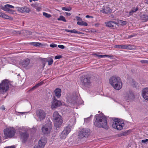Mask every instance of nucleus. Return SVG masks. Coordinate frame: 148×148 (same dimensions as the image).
<instances>
[{"label":"nucleus","instance_id":"nucleus-38","mask_svg":"<svg viewBox=\"0 0 148 148\" xmlns=\"http://www.w3.org/2000/svg\"><path fill=\"white\" fill-rule=\"evenodd\" d=\"M140 62L142 64L147 63L148 64V61L146 60H140Z\"/></svg>","mask_w":148,"mask_h":148},{"label":"nucleus","instance_id":"nucleus-16","mask_svg":"<svg viewBox=\"0 0 148 148\" xmlns=\"http://www.w3.org/2000/svg\"><path fill=\"white\" fill-rule=\"evenodd\" d=\"M142 94L143 97L145 100L148 101V88H146L143 89Z\"/></svg>","mask_w":148,"mask_h":148},{"label":"nucleus","instance_id":"nucleus-18","mask_svg":"<svg viewBox=\"0 0 148 148\" xmlns=\"http://www.w3.org/2000/svg\"><path fill=\"white\" fill-rule=\"evenodd\" d=\"M53 120L54 125L57 128L59 127L63 123L62 117L61 118L60 120L58 119H56V120Z\"/></svg>","mask_w":148,"mask_h":148},{"label":"nucleus","instance_id":"nucleus-50","mask_svg":"<svg viewBox=\"0 0 148 148\" xmlns=\"http://www.w3.org/2000/svg\"><path fill=\"white\" fill-rule=\"evenodd\" d=\"M66 15L67 16H69L71 15V14L69 13L66 12L65 13Z\"/></svg>","mask_w":148,"mask_h":148},{"label":"nucleus","instance_id":"nucleus-40","mask_svg":"<svg viewBox=\"0 0 148 148\" xmlns=\"http://www.w3.org/2000/svg\"><path fill=\"white\" fill-rule=\"evenodd\" d=\"M62 56L61 55L56 56L55 57V59H58L61 58Z\"/></svg>","mask_w":148,"mask_h":148},{"label":"nucleus","instance_id":"nucleus-5","mask_svg":"<svg viewBox=\"0 0 148 148\" xmlns=\"http://www.w3.org/2000/svg\"><path fill=\"white\" fill-rule=\"evenodd\" d=\"M15 130L13 127H9L4 130V134L6 138H11L14 135Z\"/></svg>","mask_w":148,"mask_h":148},{"label":"nucleus","instance_id":"nucleus-33","mask_svg":"<svg viewBox=\"0 0 148 148\" xmlns=\"http://www.w3.org/2000/svg\"><path fill=\"white\" fill-rule=\"evenodd\" d=\"M31 45L34 46L36 47L39 46L41 44V43L38 42H32L30 43Z\"/></svg>","mask_w":148,"mask_h":148},{"label":"nucleus","instance_id":"nucleus-11","mask_svg":"<svg viewBox=\"0 0 148 148\" xmlns=\"http://www.w3.org/2000/svg\"><path fill=\"white\" fill-rule=\"evenodd\" d=\"M30 62V60L28 58H27L20 63L19 66L21 68H23L25 69H29V67L28 66V65Z\"/></svg>","mask_w":148,"mask_h":148},{"label":"nucleus","instance_id":"nucleus-24","mask_svg":"<svg viewBox=\"0 0 148 148\" xmlns=\"http://www.w3.org/2000/svg\"><path fill=\"white\" fill-rule=\"evenodd\" d=\"M53 116L54 120H56V119H59L60 120H61V118L62 117L60 115L57 111H55L53 115Z\"/></svg>","mask_w":148,"mask_h":148},{"label":"nucleus","instance_id":"nucleus-51","mask_svg":"<svg viewBox=\"0 0 148 148\" xmlns=\"http://www.w3.org/2000/svg\"><path fill=\"white\" fill-rule=\"evenodd\" d=\"M1 109L3 110H4L5 109V108L3 106H2L1 107Z\"/></svg>","mask_w":148,"mask_h":148},{"label":"nucleus","instance_id":"nucleus-55","mask_svg":"<svg viewBox=\"0 0 148 148\" xmlns=\"http://www.w3.org/2000/svg\"><path fill=\"white\" fill-rule=\"evenodd\" d=\"M102 56H103V58L106 57L107 55H102Z\"/></svg>","mask_w":148,"mask_h":148},{"label":"nucleus","instance_id":"nucleus-6","mask_svg":"<svg viewBox=\"0 0 148 148\" xmlns=\"http://www.w3.org/2000/svg\"><path fill=\"white\" fill-rule=\"evenodd\" d=\"M47 123L43 125L42 128V132L45 134H50L52 128V124L50 121H47Z\"/></svg>","mask_w":148,"mask_h":148},{"label":"nucleus","instance_id":"nucleus-27","mask_svg":"<svg viewBox=\"0 0 148 148\" xmlns=\"http://www.w3.org/2000/svg\"><path fill=\"white\" fill-rule=\"evenodd\" d=\"M138 8L137 7L135 8H133L131 9V11L129 12L128 15H127V16H129L132 15L133 14L136 12L138 10Z\"/></svg>","mask_w":148,"mask_h":148},{"label":"nucleus","instance_id":"nucleus-34","mask_svg":"<svg viewBox=\"0 0 148 148\" xmlns=\"http://www.w3.org/2000/svg\"><path fill=\"white\" fill-rule=\"evenodd\" d=\"M119 23L122 26H124L127 24V22L125 21H123L121 20H120L119 21Z\"/></svg>","mask_w":148,"mask_h":148},{"label":"nucleus","instance_id":"nucleus-60","mask_svg":"<svg viewBox=\"0 0 148 148\" xmlns=\"http://www.w3.org/2000/svg\"><path fill=\"white\" fill-rule=\"evenodd\" d=\"M88 118H86V119L85 118V119H84V120H85V119H88Z\"/></svg>","mask_w":148,"mask_h":148},{"label":"nucleus","instance_id":"nucleus-22","mask_svg":"<svg viewBox=\"0 0 148 148\" xmlns=\"http://www.w3.org/2000/svg\"><path fill=\"white\" fill-rule=\"evenodd\" d=\"M61 90L60 88H56L54 91L55 96L58 98L61 96Z\"/></svg>","mask_w":148,"mask_h":148},{"label":"nucleus","instance_id":"nucleus-8","mask_svg":"<svg viewBox=\"0 0 148 148\" xmlns=\"http://www.w3.org/2000/svg\"><path fill=\"white\" fill-rule=\"evenodd\" d=\"M90 130L87 128H84L81 130L78 133V136L79 138H82L87 137L89 134Z\"/></svg>","mask_w":148,"mask_h":148},{"label":"nucleus","instance_id":"nucleus-59","mask_svg":"<svg viewBox=\"0 0 148 148\" xmlns=\"http://www.w3.org/2000/svg\"><path fill=\"white\" fill-rule=\"evenodd\" d=\"M133 37V36H132V35H131V36H130V38H131V37Z\"/></svg>","mask_w":148,"mask_h":148},{"label":"nucleus","instance_id":"nucleus-43","mask_svg":"<svg viewBox=\"0 0 148 148\" xmlns=\"http://www.w3.org/2000/svg\"><path fill=\"white\" fill-rule=\"evenodd\" d=\"M148 142V139H146L145 140H141V142L143 143H145Z\"/></svg>","mask_w":148,"mask_h":148},{"label":"nucleus","instance_id":"nucleus-14","mask_svg":"<svg viewBox=\"0 0 148 148\" xmlns=\"http://www.w3.org/2000/svg\"><path fill=\"white\" fill-rule=\"evenodd\" d=\"M53 101L52 105V108H56L57 107L60 106L62 104L61 102L60 101H58L56 99L55 97H53Z\"/></svg>","mask_w":148,"mask_h":148},{"label":"nucleus","instance_id":"nucleus-44","mask_svg":"<svg viewBox=\"0 0 148 148\" xmlns=\"http://www.w3.org/2000/svg\"><path fill=\"white\" fill-rule=\"evenodd\" d=\"M73 121L72 124H73L75 123V117H73L70 120V121Z\"/></svg>","mask_w":148,"mask_h":148},{"label":"nucleus","instance_id":"nucleus-7","mask_svg":"<svg viewBox=\"0 0 148 148\" xmlns=\"http://www.w3.org/2000/svg\"><path fill=\"white\" fill-rule=\"evenodd\" d=\"M36 113L38 121H42L45 119L46 114L44 110L41 109L38 110L36 111Z\"/></svg>","mask_w":148,"mask_h":148},{"label":"nucleus","instance_id":"nucleus-1","mask_svg":"<svg viewBox=\"0 0 148 148\" xmlns=\"http://www.w3.org/2000/svg\"><path fill=\"white\" fill-rule=\"evenodd\" d=\"M96 120L94 123L96 126L107 129V119L102 114H97L95 116Z\"/></svg>","mask_w":148,"mask_h":148},{"label":"nucleus","instance_id":"nucleus-54","mask_svg":"<svg viewBox=\"0 0 148 148\" xmlns=\"http://www.w3.org/2000/svg\"><path fill=\"white\" fill-rule=\"evenodd\" d=\"M112 55H107L106 57H112Z\"/></svg>","mask_w":148,"mask_h":148},{"label":"nucleus","instance_id":"nucleus-56","mask_svg":"<svg viewBox=\"0 0 148 148\" xmlns=\"http://www.w3.org/2000/svg\"><path fill=\"white\" fill-rule=\"evenodd\" d=\"M18 112L19 113H20L21 114H24L25 113V112Z\"/></svg>","mask_w":148,"mask_h":148},{"label":"nucleus","instance_id":"nucleus-52","mask_svg":"<svg viewBox=\"0 0 148 148\" xmlns=\"http://www.w3.org/2000/svg\"><path fill=\"white\" fill-rule=\"evenodd\" d=\"M3 14V13L0 12V16L2 18Z\"/></svg>","mask_w":148,"mask_h":148},{"label":"nucleus","instance_id":"nucleus-37","mask_svg":"<svg viewBox=\"0 0 148 148\" xmlns=\"http://www.w3.org/2000/svg\"><path fill=\"white\" fill-rule=\"evenodd\" d=\"M71 33L79 34H81L82 33L81 32H79L78 31H76L74 29L71 30Z\"/></svg>","mask_w":148,"mask_h":148},{"label":"nucleus","instance_id":"nucleus-45","mask_svg":"<svg viewBox=\"0 0 148 148\" xmlns=\"http://www.w3.org/2000/svg\"><path fill=\"white\" fill-rule=\"evenodd\" d=\"M76 18L77 19V21H82V19L79 16H77L76 17Z\"/></svg>","mask_w":148,"mask_h":148},{"label":"nucleus","instance_id":"nucleus-29","mask_svg":"<svg viewBox=\"0 0 148 148\" xmlns=\"http://www.w3.org/2000/svg\"><path fill=\"white\" fill-rule=\"evenodd\" d=\"M43 61H45L47 62L48 60L46 58H43ZM53 62V60L52 58H50L48 61V65H51Z\"/></svg>","mask_w":148,"mask_h":148},{"label":"nucleus","instance_id":"nucleus-47","mask_svg":"<svg viewBox=\"0 0 148 148\" xmlns=\"http://www.w3.org/2000/svg\"><path fill=\"white\" fill-rule=\"evenodd\" d=\"M95 55H96L98 58H103L102 55H97L96 54H95Z\"/></svg>","mask_w":148,"mask_h":148},{"label":"nucleus","instance_id":"nucleus-2","mask_svg":"<svg viewBox=\"0 0 148 148\" xmlns=\"http://www.w3.org/2000/svg\"><path fill=\"white\" fill-rule=\"evenodd\" d=\"M109 83L114 89L119 90L122 86V83L121 78L117 76H112L109 79Z\"/></svg>","mask_w":148,"mask_h":148},{"label":"nucleus","instance_id":"nucleus-13","mask_svg":"<svg viewBox=\"0 0 148 148\" xmlns=\"http://www.w3.org/2000/svg\"><path fill=\"white\" fill-rule=\"evenodd\" d=\"M71 131L70 128L69 127H67L62 132L60 135V138L62 139L65 138L67 135Z\"/></svg>","mask_w":148,"mask_h":148},{"label":"nucleus","instance_id":"nucleus-57","mask_svg":"<svg viewBox=\"0 0 148 148\" xmlns=\"http://www.w3.org/2000/svg\"><path fill=\"white\" fill-rule=\"evenodd\" d=\"M145 3L148 4V0Z\"/></svg>","mask_w":148,"mask_h":148},{"label":"nucleus","instance_id":"nucleus-31","mask_svg":"<svg viewBox=\"0 0 148 148\" xmlns=\"http://www.w3.org/2000/svg\"><path fill=\"white\" fill-rule=\"evenodd\" d=\"M2 18L7 19H10L12 20L13 19V18L9 16H8L7 14L4 13Z\"/></svg>","mask_w":148,"mask_h":148},{"label":"nucleus","instance_id":"nucleus-61","mask_svg":"<svg viewBox=\"0 0 148 148\" xmlns=\"http://www.w3.org/2000/svg\"><path fill=\"white\" fill-rule=\"evenodd\" d=\"M147 51H148V49L147 50Z\"/></svg>","mask_w":148,"mask_h":148},{"label":"nucleus","instance_id":"nucleus-41","mask_svg":"<svg viewBox=\"0 0 148 148\" xmlns=\"http://www.w3.org/2000/svg\"><path fill=\"white\" fill-rule=\"evenodd\" d=\"M122 45H116L114 46V47L117 48L122 49Z\"/></svg>","mask_w":148,"mask_h":148},{"label":"nucleus","instance_id":"nucleus-23","mask_svg":"<svg viewBox=\"0 0 148 148\" xmlns=\"http://www.w3.org/2000/svg\"><path fill=\"white\" fill-rule=\"evenodd\" d=\"M53 116L54 120H56V119H59L60 120H61V118L62 117L60 115L57 111H55L53 115Z\"/></svg>","mask_w":148,"mask_h":148},{"label":"nucleus","instance_id":"nucleus-48","mask_svg":"<svg viewBox=\"0 0 148 148\" xmlns=\"http://www.w3.org/2000/svg\"><path fill=\"white\" fill-rule=\"evenodd\" d=\"M65 31L66 32H71V30H69V29H65Z\"/></svg>","mask_w":148,"mask_h":148},{"label":"nucleus","instance_id":"nucleus-10","mask_svg":"<svg viewBox=\"0 0 148 148\" xmlns=\"http://www.w3.org/2000/svg\"><path fill=\"white\" fill-rule=\"evenodd\" d=\"M82 84L84 86L90 88L91 86V81L90 77H85L81 79Z\"/></svg>","mask_w":148,"mask_h":148},{"label":"nucleus","instance_id":"nucleus-21","mask_svg":"<svg viewBox=\"0 0 148 148\" xmlns=\"http://www.w3.org/2000/svg\"><path fill=\"white\" fill-rule=\"evenodd\" d=\"M18 10L23 13H28L29 11V9L26 7L23 8H18Z\"/></svg>","mask_w":148,"mask_h":148},{"label":"nucleus","instance_id":"nucleus-32","mask_svg":"<svg viewBox=\"0 0 148 148\" xmlns=\"http://www.w3.org/2000/svg\"><path fill=\"white\" fill-rule=\"evenodd\" d=\"M57 19L58 21H62L64 22H66V21L64 17L62 15L60 16Z\"/></svg>","mask_w":148,"mask_h":148},{"label":"nucleus","instance_id":"nucleus-36","mask_svg":"<svg viewBox=\"0 0 148 148\" xmlns=\"http://www.w3.org/2000/svg\"><path fill=\"white\" fill-rule=\"evenodd\" d=\"M62 10L67 11H70L71 10V7H69L68 8H66L65 7H62Z\"/></svg>","mask_w":148,"mask_h":148},{"label":"nucleus","instance_id":"nucleus-35","mask_svg":"<svg viewBox=\"0 0 148 148\" xmlns=\"http://www.w3.org/2000/svg\"><path fill=\"white\" fill-rule=\"evenodd\" d=\"M43 15L47 18H49L51 17V14H48L47 13L44 12L43 13Z\"/></svg>","mask_w":148,"mask_h":148},{"label":"nucleus","instance_id":"nucleus-49","mask_svg":"<svg viewBox=\"0 0 148 148\" xmlns=\"http://www.w3.org/2000/svg\"><path fill=\"white\" fill-rule=\"evenodd\" d=\"M86 18H92L93 17L91 16H89L88 15H87L86 16Z\"/></svg>","mask_w":148,"mask_h":148},{"label":"nucleus","instance_id":"nucleus-19","mask_svg":"<svg viewBox=\"0 0 148 148\" xmlns=\"http://www.w3.org/2000/svg\"><path fill=\"white\" fill-rule=\"evenodd\" d=\"M112 11V10L109 7L106 5L103 6L102 8V10H101V12L106 14L110 13Z\"/></svg>","mask_w":148,"mask_h":148},{"label":"nucleus","instance_id":"nucleus-12","mask_svg":"<svg viewBox=\"0 0 148 148\" xmlns=\"http://www.w3.org/2000/svg\"><path fill=\"white\" fill-rule=\"evenodd\" d=\"M46 140L44 138H41L38 143V145L35 146L34 148H43L46 143Z\"/></svg>","mask_w":148,"mask_h":148},{"label":"nucleus","instance_id":"nucleus-58","mask_svg":"<svg viewBox=\"0 0 148 148\" xmlns=\"http://www.w3.org/2000/svg\"><path fill=\"white\" fill-rule=\"evenodd\" d=\"M33 1L32 0H29V2H32V1Z\"/></svg>","mask_w":148,"mask_h":148},{"label":"nucleus","instance_id":"nucleus-15","mask_svg":"<svg viewBox=\"0 0 148 148\" xmlns=\"http://www.w3.org/2000/svg\"><path fill=\"white\" fill-rule=\"evenodd\" d=\"M20 134L21 136V138L22 139L23 142L25 143L28 138L29 134L26 132L23 133L20 132Z\"/></svg>","mask_w":148,"mask_h":148},{"label":"nucleus","instance_id":"nucleus-4","mask_svg":"<svg viewBox=\"0 0 148 148\" xmlns=\"http://www.w3.org/2000/svg\"><path fill=\"white\" fill-rule=\"evenodd\" d=\"M124 125L123 121L117 119H115L113 121L112 125V126L113 128L118 130H122Z\"/></svg>","mask_w":148,"mask_h":148},{"label":"nucleus","instance_id":"nucleus-39","mask_svg":"<svg viewBox=\"0 0 148 148\" xmlns=\"http://www.w3.org/2000/svg\"><path fill=\"white\" fill-rule=\"evenodd\" d=\"M50 46L51 47H57V45L54 43H52L50 45Z\"/></svg>","mask_w":148,"mask_h":148},{"label":"nucleus","instance_id":"nucleus-17","mask_svg":"<svg viewBox=\"0 0 148 148\" xmlns=\"http://www.w3.org/2000/svg\"><path fill=\"white\" fill-rule=\"evenodd\" d=\"M0 7L1 9L4 11L7 12L11 11V10L10 9V8H14L13 6L9 4L5 5L4 6H3L2 5H0Z\"/></svg>","mask_w":148,"mask_h":148},{"label":"nucleus","instance_id":"nucleus-9","mask_svg":"<svg viewBox=\"0 0 148 148\" xmlns=\"http://www.w3.org/2000/svg\"><path fill=\"white\" fill-rule=\"evenodd\" d=\"M135 98L133 92L131 90L126 92L125 94L124 99L128 101H132Z\"/></svg>","mask_w":148,"mask_h":148},{"label":"nucleus","instance_id":"nucleus-26","mask_svg":"<svg viewBox=\"0 0 148 148\" xmlns=\"http://www.w3.org/2000/svg\"><path fill=\"white\" fill-rule=\"evenodd\" d=\"M141 18L143 21H146L148 20V14H143L141 16Z\"/></svg>","mask_w":148,"mask_h":148},{"label":"nucleus","instance_id":"nucleus-20","mask_svg":"<svg viewBox=\"0 0 148 148\" xmlns=\"http://www.w3.org/2000/svg\"><path fill=\"white\" fill-rule=\"evenodd\" d=\"M105 24L106 26L114 28L117 23L114 21H111L105 22Z\"/></svg>","mask_w":148,"mask_h":148},{"label":"nucleus","instance_id":"nucleus-25","mask_svg":"<svg viewBox=\"0 0 148 148\" xmlns=\"http://www.w3.org/2000/svg\"><path fill=\"white\" fill-rule=\"evenodd\" d=\"M122 49H133V46L130 45H122Z\"/></svg>","mask_w":148,"mask_h":148},{"label":"nucleus","instance_id":"nucleus-30","mask_svg":"<svg viewBox=\"0 0 148 148\" xmlns=\"http://www.w3.org/2000/svg\"><path fill=\"white\" fill-rule=\"evenodd\" d=\"M77 24L79 25H84L86 26H88V24L86 22L83 21H78L77 23Z\"/></svg>","mask_w":148,"mask_h":148},{"label":"nucleus","instance_id":"nucleus-53","mask_svg":"<svg viewBox=\"0 0 148 148\" xmlns=\"http://www.w3.org/2000/svg\"><path fill=\"white\" fill-rule=\"evenodd\" d=\"M127 134V132H124V133H123V134H122V135L123 136H125L126 135V134Z\"/></svg>","mask_w":148,"mask_h":148},{"label":"nucleus","instance_id":"nucleus-42","mask_svg":"<svg viewBox=\"0 0 148 148\" xmlns=\"http://www.w3.org/2000/svg\"><path fill=\"white\" fill-rule=\"evenodd\" d=\"M58 47L62 49H64L65 48L64 46L62 45H59L58 46Z\"/></svg>","mask_w":148,"mask_h":148},{"label":"nucleus","instance_id":"nucleus-3","mask_svg":"<svg viewBox=\"0 0 148 148\" xmlns=\"http://www.w3.org/2000/svg\"><path fill=\"white\" fill-rule=\"evenodd\" d=\"M10 84V82L8 79L3 80L0 84V93L5 92L9 89Z\"/></svg>","mask_w":148,"mask_h":148},{"label":"nucleus","instance_id":"nucleus-46","mask_svg":"<svg viewBox=\"0 0 148 148\" xmlns=\"http://www.w3.org/2000/svg\"><path fill=\"white\" fill-rule=\"evenodd\" d=\"M4 148H15V147L14 146H8Z\"/></svg>","mask_w":148,"mask_h":148},{"label":"nucleus","instance_id":"nucleus-28","mask_svg":"<svg viewBox=\"0 0 148 148\" xmlns=\"http://www.w3.org/2000/svg\"><path fill=\"white\" fill-rule=\"evenodd\" d=\"M43 83L42 82H40L37 84L36 85L34 86L31 89V90H33L37 88L38 87L42 85Z\"/></svg>","mask_w":148,"mask_h":148}]
</instances>
